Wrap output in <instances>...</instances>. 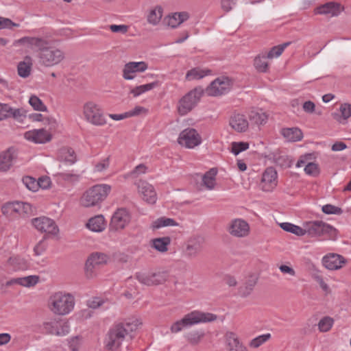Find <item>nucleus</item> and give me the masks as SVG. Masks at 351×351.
Returning a JSON list of instances; mask_svg holds the SVG:
<instances>
[{
  "label": "nucleus",
  "mask_w": 351,
  "mask_h": 351,
  "mask_svg": "<svg viewBox=\"0 0 351 351\" xmlns=\"http://www.w3.org/2000/svg\"><path fill=\"white\" fill-rule=\"evenodd\" d=\"M229 124L233 130L238 132H245L249 125L245 117L241 114H234L231 116Z\"/></svg>",
  "instance_id": "obj_26"
},
{
  "label": "nucleus",
  "mask_w": 351,
  "mask_h": 351,
  "mask_svg": "<svg viewBox=\"0 0 351 351\" xmlns=\"http://www.w3.org/2000/svg\"><path fill=\"white\" fill-rule=\"evenodd\" d=\"M69 348L71 351H79L81 342L77 337L72 338L69 342Z\"/></svg>",
  "instance_id": "obj_64"
},
{
  "label": "nucleus",
  "mask_w": 351,
  "mask_h": 351,
  "mask_svg": "<svg viewBox=\"0 0 351 351\" xmlns=\"http://www.w3.org/2000/svg\"><path fill=\"white\" fill-rule=\"evenodd\" d=\"M43 330L47 334L64 336L69 333V326L66 322L61 324L58 319H53L43 322Z\"/></svg>",
  "instance_id": "obj_15"
},
{
  "label": "nucleus",
  "mask_w": 351,
  "mask_h": 351,
  "mask_svg": "<svg viewBox=\"0 0 351 351\" xmlns=\"http://www.w3.org/2000/svg\"><path fill=\"white\" fill-rule=\"evenodd\" d=\"M270 338L271 335L269 333L259 335L252 339L249 345L251 348H257L264 343L267 342Z\"/></svg>",
  "instance_id": "obj_49"
},
{
  "label": "nucleus",
  "mask_w": 351,
  "mask_h": 351,
  "mask_svg": "<svg viewBox=\"0 0 351 351\" xmlns=\"http://www.w3.org/2000/svg\"><path fill=\"white\" fill-rule=\"evenodd\" d=\"M204 239L200 237L191 239L187 243L185 253L189 258L196 257L202 251Z\"/></svg>",
  "instance_id": "obj_24"
},
{
  "label": "nucleus",
  "mask_w": 351,
  "mask_h": 351,
  "mask_svg": "<svg viewBox=\"0 0 351 351\" xmlns=\"http://www.w3.org/2000/svg\"><path fill=\"white\" fill-rule=\"evenodd\" d=\"M267 56H257L254 60V66L258 72L265 73L267 71L269 64L267 61Z\"/></svg>",
  "instance_id": "obj_42"
},
{
  "label": "nucleus",
  "mask_w": 351,
  "mask_h": 351,
  "mask_svg": "<svg viewBox=\"0 0 351 351\" xmlns=\"http://www.w3.org/2000/svg\"><path fill=\"white\" fill-rule=\"evenodd\" d=\"M8 265L12 267L14 270H25L28 268L27 261L19 256H11L8 260Z\"/></svg>",
  "instance_id": "obj_38"
},
{
  "label": "nucleus",
  "mask_w": 351,
  "mask_h": 351,
  "mask_svg": "<svg viewBox=\"0 0 351 351\" xmlns=\"http://www.w3.org/2000/svg\"><path fill=\"white\" fill-rule=\"evenodd\" d=\"M163 9L160 5H156L151 9L147 15L149 24L156 26L159 24L162 17Z\"/></svg>",
  "instance_id": "obj_35"
},
{
  "label": "nucleus",
  "mask_w": 351,
  "mask_h": 351,
  "mask_svg": "<svg viewBox=\"0 0 351 351\" xmlns=\"http://www.w3.org/2000/svg\"><path fill=\"white\" fill-rule=\"evenodd\" d=\"M32 67V58L29 56H25L24 60L19 62L17 66L18 75L26 78L31 74Z\"/></svg>",
  "instance_id": "obj_30"
},
{
  "label": "nucleus",
  "mask_w": 351,
  "mask_h": 351,
  "mask_svg": "<svg viewBox=\"0 0 351 351\" xmlns=\"http://www.w3.org/2000/svg\"><path fill=\"white\" fill-rule=\"evenodd\" d=\"M304 171L309 176H316L319 174V168L317 164L309 162L305 166Z\"/></svg>",
  "instance_id": "obj_57"
},
{
  "label": "nucleus",
  "mask_w": 351,
  "mask_h": 351,
  "mask_svg": "<svg viewBox=\"0 0 351 351\" xmlns=\"http://www.w3.org/2000/svg\"><path fill=\"white\" fill-rule=\"evenodd\" d=\"M82 112L84 119L93 125L103 126L107 123L101 107L94 101L84 103Z\"/></svg>",
  "instance_id": "obj_7"
},
{
  "label": "nucleus",
  "mask_w": 351,
  "mask_h": 351,
  "mask_svg": "<svg viewBox=\"0 0 351 351\" xmlns=\"http://www.w3.org/2000/svg\"><path fill=\"white\" fill-rule=\"evenodd\" d=\"M157 86H158L157 82H152V83H149V84H143V85H140V86H136L134 88L131 89L130 93L134 97H136L147 91L152 90Z\"/></svg>",
  "instance_id": "obj_43"
},
{
  "label": "nucleus",
  "mask_w": 351,
  "mask_h": 351,
  "mask_svg": "<svg viewBox=\"0 0 351 351\" xmlns=\"http://www.w3.org/2000/svg\"><path fill=\"white\" fill-rule=\"evenodd\" d=\"M178 143L186 148L193 149L202 143V137L195 129L188 128L180 132Z\"/></svg>",
  "instance_id": "obj_12"
},
{
  "label": "nucleus",
  "mask_w": 351,
  "mask_h": 351,
  "mask_svg": "<svg viewBox=\"0 0 351 351\" xmlns=\"http://www.w3.org/2000/svg\"><path fill=\"white\" fill-rule=\"evenodd\" d=\"M18 285L23 287H32L36 285L39 281V277L38 276H28L23 278H16Z\"/></svg>",
  "instance_id": "obj_45"
},
{
  "label": "nucleus",
  "mask_w": 351,
  "mask_h": 351,
  "mask_svg": "<svg viewBox=\"0 0 351 351\" xmlns=\"http://www.w3.org/2000/svg\"><path fill=\"white\" fill-rule=\"evenodd\" d=\"M281 134L288 141L295 142L302 140L303 134L298 128H284Z\"/></svg>",
  "instance_id": "obj_37"
},
{
  "label": "nucleus",
  "mask_w": 351,
  "mask_h": 351,
  "mask_svg": "<svg viewBox=\"0 0 351 351\" xmlns=\"http://www.w3.org/2000/svg\"><path fill=\"white\" fill-rule=\"evenodd\" d=\"M136 278L143 285L154 286L164 283L169 278V273L164 269L154 271H140L136 274Z\"/></svg>",
  "instance_id": "obj_9"
},
{
  "label": "nucleus",
  "mask_w": 351,
  "mask_h": 351,
  "mask_svg": "<svg viewBox=\"0 0 351 351\" xmlns=\"http://www.w3.org/2000/svg\"><path fill=\"white\" fill-rule=\"evenodd\" d=\"M2 213L6 217H14L16 215L14 202L5 204L1 208Z\"/></svg>",
  "instance_id": "obj_55"
},
{
  "label": "nucleus",
  "mask_w": 351,
  "mask_h": 351,
  "mask_svg": "<svg viewBox=\"0 0 351 351\" xmlns=\"http://www.w3.org/2000/svg\"><path fill=\"white\" fill-rule=\"evenodd\" d=\"M249 148V144L245 142H233L231 144V152L234 155H238L240 152Z\"/></svg>",
  "instance_id": "obj_51"
},
{
  "label": "nucleus",
  "mask_w": 351,
  "mask_h": 351,
  "mask_svg": "<svg viewBox=\"0 0 351 351\" xmlns=\"http://www.w3.org/2000/svg\"><path fill=\"white\" fill-rule=\"evenodd\" d=\"M29 103L35 110H38V111H46L47 110L46 106L43 104V102L41 101V99H39L36 95H32L30 97V98L29 99Z\"/></svg>",
  "instance_id": "obj_50"
},
{
  "label": "nucleus",
  "mask_w": 351,
  "mask_h": 351,
  "mask_svg": "<svg viewBox=\"0 0 351 351\" xmlns=\"http://www.w3.org/2000/svg\"><path fill=\"white\" fill-rule=\"evenodd\" d=\"M141 323L137 319L117 323L109 330L106 337V347L109 350H116L127 338H132V333Z\"/></svg>",
  "instance_id": "obj_1"
},
{
  "label": "nucleus",
  "mask_w": 351,
  "mask_h": 351,
  "mask_svg": "<svg viewBox=\"0 0 351 351\" xmlns=\"http://www.w3.org/2000/svg\"><path fill=\"white\" fill-rule=\"evenodd\" d=\"M232 86V81L227 77H219L215 79L206 88V93L209 96L217 97L228 93Z\"/></svg>",
  "instance_id": "obj_11"
},
{
  "label": "nucleus",
  "mask_w": 351,
  "mask_h": 351,
  "mask_svg": "<svg viewBox=\"0 0 351 351\" xmlns=\"http://www.w3.org/2000/svg\"><path fill=\"white\" fill-rule=\"evenodd\" d=\"M257 282L258 277L256 275L250 274L246 276L245 280L238 287V295L243 298L249 297L252 293Z\"/></svg>",
  "instance_id": "obj_20"
},
{
  "label": "nucleus",
  "mask_w": 351,
  "mask_h": 351,
  "mask_svg": "<svg viewBox=\"0 0 351 351\" xmlns=\"http://www.w3.org/2000/svg\"><path fill=\"white\" fill-rule=\"evenodd\" d=\"M346 258L335 253H329L322 258L323 265L329 270H337L346 264Z\"/></svg>",
  "instance_id": "obj_19"
},
{
  "label": "nucleus",
  "mask_w": 351,
  "mask_h": 351,
  "mask_svg": "<svg viewBox=\"0 0 351 351\" xmlns=\"http://www.w3.org/2000/svg\"><path fill=\"white\" fill-rule=\"evenodd\" d=\"M129 27L126 25H110L109 29L114 33H121L125 34L128 32Z\"/></svg>",
  "instance_id": "obj_59"
},
{
  "label": "nucleus",
  "mask_w": 351,
  "mask_h": 351,
  "mask_svg": "<svg viewBox=\"0 0 351 351\" xmlns=\"http://www.w3.org/2000/svg\"><path fill=\"white\" fill-rule=\"evenodd\" d=\"M204 336V332L202 331H192L186 335L187 341L191 344H197Z\"/></svg>",
  "instance_id": "obj_48"
},
{
  "label": "nucleus",
  "mask_w": 351,
  "mask_h": 351,
  "mask_svg": "<svg viewBox=\"0 0 351 351\" xmlns=\"http://www.w3.org/2000/svg\"><path fill=\"white\" fill-rule=\"evenodd\" d=\"M249 119L252 124L260 125L266 123L268 116L262 109H253L250 112Z\"/></svg>",
  "instance_id": "obj_34"
},
{
  "label": "nucleus",
  "mask_w": 351,
  "mask_h": 351,
  "mask_svg": "<svg viewBox=\"0 0 351 351\" xmlns=\"http://www.w3.org/2000/svg\"><path fill=\"white\" fill-rule=\"evenodd\" d=\"M227 231L232 237L243 238L250 234V227L245 220L237 218L232 219L228 223L227 226Z\"/></svg>",
  "instance_id": "obj_13"
},
{
  "label": "nucleus",
  "mask_w": 351,
  "mask_h": 351,
  "mask_svg": "<svg viewBox=\"0 0 351 351\" xmlns=\"http://www.w3.org/2000/svg\"><path fill=\"white\" fill-rule=\"evenodd\" d=\"M217 171L215 168L210 169L202 177L203 184L209 190L214 189L215 185V178Z\"/></svg>",
  "instance_id": "obj_39"
},
{
  "label": "nucleus",
  "mask_w": 351,
  "mask_h": 351,
  "mask_svg": "<svg viewBox=\"0 0 351 351\" xmlns=\"http://www.w3.org/2000/svg\"><path fill=\"white\" fill-rule=\"evenodd\" d=\"M178 223L173 219L165 217H160L152 223L151 228L153 230L159 229L166 226H177Z\"/></svg>",
  "instance_id": "obj_41"
},
{
  "label": "nucleus",
  "mask_w": 351,
  "mask_h": 351,
  "mask_svg": "<svg viewBox=\"0 0 351 351\" xmlns=\"http://www.w3.org/2000/svg\"><path fill=\"white\" fill-rule=\"evenodd\" d=\"M49 44V41L43 37L23 36L14 40L12 47L18 49L19 51L29 52L36 49L40 51L41 47Z\"/></svg>",
  "instance_id": "obj_8"
},
{
  "label": "nucleus",
  "mask_w": 351,
  "mask_h": 351,
  "mask_svg": "<svg viewBox=\"0 0 351 351\" xmlns=\"http://www.w3.org/2000/svg\"><path fill=\"white\" fill-rule=\"evenodd\" d=\"M23 183L30 191H36L38 189L37 180L32 177L25 176L23 178Z\"/></svg>",
  "instance_id": "obj_52"
},
{
  "label": "nucleus",
  "mask_w": 351,
  "mask_h": 351,
  "mask_svg": "<svg viewBox=\"0 0 351 351\" xmlns=\"http://www.w3.org/2000/svg\"><path fill=\"white\" fill-rule=\"evenodd\" d=\"M47 247L46 243V237H44L34 247V252L35 255L40 256L43 254Z\"/></svg>",
  "instance_id": "obj_56"
},
{
  "label": "nucleus",
  "mask_w": 351,
  "mask_h": 351,
  "mask_svg": "<svg viewBox=\"0 0 351 351\" xmlns=\"http://www.w3.org/2000/svg\"><path fill=\"white\" fill-rule=\"evenodd\" d=\"M24 137L35 143H45L51 139V134L44 129L27 131L24 134Z\"/></svg>",
  "instance_id": "obj_23"
},
{
  "label": "nucleus",
  "mask_w": 351,
  "mask_h": 351,
  "mask_svg": "<svg viewBox=\"0 0 351 351\" xmlns=\"http://www.w3.org/2000/svg\"><path fill=\"white\" fill-rule=\"evenodd\" d=\"M217 316L210 313L193 311L185 315L181 319L174 322L170 328L172 333H178L184 328L189 327L200 323L214 322Z\"/></svg>",
  "instance_id": "obj_3"
},
{
  "label": "nucleus",
  "mask_w": 351,
  "mask_h": 351,
  "mask_svg": "<svg viewBox=\"0 0 351 351\" xmlns=\"http://www.w3.org/2000/svg\"><path fill=\"white\" fill-rule=\"evenodd\" d=\"M147 68V64L143 61L128 62L123 69V77L126 80H132L137 73L144 72Z\"/></svg>",
  "instance_id": "obj_17"
},
{
  "label": "nucleus",
  "mask_w": 351,
  "mask_h": 351,
  "mask_svg": "<svg viewBox=\"0 0 351 351\" xmlns=\"http://www.w3.org/2000/svg\"><path fill=\"white\" fill-rule=\"evenodd\" d=\"M86 227L93 232H102L106 228L104 217L100 215L90 218L86 223Z\"/></svg>",
  "instance_id": "obj_32"
},
{
  "label": "nucleus",
  "mask_w": 351,
  "mask_h": 351,
  "mask_svg": "<svg viewBox=\"0 0 351 351\" xmlns=\"http://www.w3.org/2000/svg\"><path fill=\"white\" fill-rule=\"evenodd\" d=\"M314 280L319 285L320 287L323 291L328 293L330 291L328 285L325 282L323 277L319 274H315L313 276Z\"/></svg>",
  "instance_id": "obj_61"
},
{
  "label": "nucleus",
  "mask_w": 351,
  "mask_h": 351,
  "mask_svg": "<svg viewBox=\"0 0 351 351\" xmlns=\"http://www.w3.org/2000/svg\"><path fill=\"white\" fill-rule=\"evenodd\" d=\"M147 112V110L142 106H136L134 109L127 112L128 114V117H135L140 115L142 113L146 114Z\"/></svg>",
  "instance_id": "obj_63"
},
{
  "label": "nucleus",
  "mask_w": 351,
  "mask_h": 351,
  "mask_svg": "<svg viewBox=\"0 0 351 351\" xmlns=\"http://www.w3.org/2000/svg\"><path fill=\"white\" fill-rule=\"evenodd\" d=\"M19 24L12 22L7 18H1L0 29H12L14 27H19Z\"/></svg>",
  "instance_id": "obj_60"
},
{
  "label": "nucleus",
  "mask_w": 351,
  "mask_h": 351,
  "mask_svg": "<svg viewBox=\"0 0 351 351\" xmlns=\"http://www.w3.org/2000/svg\"><path fill=\"white\" fill-rule=\"evenodd\" d=\"M75 304V298L71 293L58 291L50 295L47 305L53 314L66 315L73 310Z\"/></svg>",
  "instance_id": "obj_2"
},
{
  "label": "nucleus",
  "mask_w": 351,
  "mask_h": 351,
  "mask_svg": "<svg viewBox=\"0 0 351 351\" xmlns=\"http://www.w3.org/2000/svg\"><path fill=\"white\" fill-rule=\"evenodd\" d=\"M170 243L171 239L169 237L153 239L150 241L151 247L162 253L166 252L168 250Z\"/></svg>",
  "instance_id": "obj_36"
},
{
  "label": "nucleus",
  "mask_w": 351,
  "mask_h": 351,
  "mask_svg": "<svg viewBox=\"0 0 351 351\" xmlns=\"http://www.w3.org/2000/svg\"><path fill=\"white\" fill-rule=\"evenodd\" d=\"M341 12V5L334 2L326 3L315 10V13L319 14L329 15L330 16H337Z\"/></svg>",
  "instance_id": "obj_27"
},
{
  "label": "nucleus",
  "mask_w": 351,
  "mask_h": 351,
  "mask_svg": "<svg viewBox=\"0 0 351 351\" xmlns=\"http://www.w3.org/2000/svg\"><path fill=\"white\" fill-rule=\"evenodd\" d=\"M211 74L210 69L195 67L187 71L185 79L187 81L198 80Z\"/></svg>",
  "instance_id": "obj_31"
},
{
  "label": "nucleus",
  "mask_w": 351,
  "mask_h": 351,
  "mask_svg": "<svg viewBox=\"0 0 351 351\" xmlns=\"http://www.w3.org/2000/svg\"><path fill=\"white\" fill-rule=\"evenodd\" d=\"M228 351H247V349L239 340L237 335L232 332L226 334Z\"/></svg>",
  "instance_id": "obj_29"
},
{
  "label": "nucleus",
  "mask_w": 351,
  "mask_h": 351,
  "mask_svg": "<svg viewBox=\"0 0 351 351\" xmlns=\"http://www.w3.org/2000/svg\"><path fill=\"white\" fill-rule=\"evenodd\" d=\"M203 94L204 90L200 86L195 87L185 94L178 104L179 114L184 116L191 112L198 104Z\"/></svg>",
  "instance_id": "obj_6"
},
{
  "label": "nucleus",
  "mask_w": 351,
  "mask_h": 351,
  "mask_svg": "<svg viewBox=\"0 0 351 351\" xmlns=\"http://www.w3.org/2000/svg\"><path fill=\"white\" fill-rule=\"evenodd\" d=\"M32 224L38 231L47 234L56 235L59 229L55 221L46 217H40L32 219Z\"/></svg>",
  "instance_id": "obj_14"
},
{
  "label": "nucleus",
  "mask_w": 351,
  "mask_h": 351,
  "mask_svg": "<svg viewBox=\"0 0 351 351\" xmlns=\"http://www.w3.org/2000/svg\"><path fill=\"white\" fill-rule=\"evenodd\" d=\"M190 17V14L187 12H175L169 15L166 19V23L168 26L176 28L180 24L187 21Z\"/></svg>",
  "instance_id": "obj_28"
},
{
  "label": "nucleus",
  "mask_w": 351,
  "mask_h": 351,
  "mask_svg": "<svg viewBox=\"0 0 351 351\" xmlns=\"http://www.w3.org/2000/svg\"><path fill=\"white\" fill-rule=\"evenodd\" d=\"M332 117L339 123L344 124L351 117V104H342L339 107V112L333 113Z\"/></svg>",
  "instance_id": "obj_33"
},
{
  "label": "nucleus",
  "mask_w": 351,
  "mask_h": 351,
  "mask_svg": "<svg viewBox=\"0 0 351 351\" xmlns=\"http://www.w3.org/2000/svg\"><path fill=\"white\" fill-rule=\"evenodd\" d=\"M16 158L15 150L9 148L0 153V171H8L12 166L13 160Z\"/></svg>",
  "instance_id": "obj_25"
},
{
  "label": "nucleus",
  "mask_w": 351,
  "mask_h": 351,
  "mask_svg": "<svg viewBox=\"0 0 351 351\" xmlns=\"http://www.w3.org/2000/svg\"><path fill=\"white\" fill-rule=\"evenodd\" d=\"M280 226L282 230L287 232H291L297 236L304 235V226L300 227L287 222L282 223Z\"/></svg>",
  "instance_id": "obj_44"
},
{
  "label": "nucleus",
  "mask_w": 351,
  "mask_h": 351,
  "mask_svg": "<svg viewBox=\"0 0 351 351\" xmlns=\"http://www.w3.org/2000/svg\"><path fill=\"white\" fill-rule=\"evenodd\" d=\"M147 169V167L145 165L140 164L137 165L132 171L130 172V175L134 177H138L141 174L145 173Z\"/></svg>",
  "instance_id": "obj_62"
},
{
  "label": "nucleus",
  "mask_w": 351,
  "mask_h": 351,
  "mask_svg": "<svg viewBox=\"0 0 351 351\" xmlns=\"http://www.w3.org/2000/svg\"><path fill=\"white\" fill-rule=\"evenodd\" d=\"M108 256L104 253L95 252L91 254L86 262V270L87 276H92L93 270L100 265L107 263Z\"/></svg>",
  "instance_id": "obj_18"
},
{
  "label": "nucleus",
  "mask_w": 351,
  "mask_h": 351,
  "mask_svg": "<svg viewBox=\"0 0 351 351\" xmlns=\"http://www.w3.org/2000/svg\"><path fill=\"white\" fill-rule=\"evenodd\" d=\"M111 186L108 184H96L86 190L80 199L84 207H92L99 205L108 195Z\"/></svg>",
  "instance_id": "obj_4"
},
{
  "label": "nucleus",
  "mask_w": 351,
  "mask_h": 351,
  "mask_svg": "<svg viewBox=\"0 0 351 351\" xmlns=\"http://www.w3.org/2000/svg\"><path fill=\"white\" fill-rule=\"evenodd\" d=\"M304 235L308 234L311 237H317L331 234L334 228L322 221H309L303 223Z\"/></svg>",
  "instance_id": "obj_10"
},
{
  "label": "nucleus",
  "mask_w": 351,
  "mask_h": 351,
  "mask_svg": "<svg viewBox=\"0 0 351 351\" xmlns=\"http://www.w3.org/2000/svg\"><path fill=\"white\" fill-rule=\"evenodd\" d=\"M8 111V117H13L15 119H21L26 117V111L23 108H13L10 106Z\"/></svg>",
  "instance_id": "obj_54"
},
{
  "label": "nucleus",
  "mask_w": 351,
  "mask_h": 351,
  "mask_svg": "<svg viewBox=\"0 0 351 351\" xmlns=\"http://www.w3.org/2000/svg\"><path fill=\"white\" fill-rule=\"evenodd\" d=\"M58 158L61 161H64L73 164L76 160V156L74 151L69 147H62L58 152Z\"/></svg>",
  "instance_id": "obj_40"
},
{
  "label": "nucleus",
  "mask_w": 351,
  "mask_h": 351,
  "mask_svg": "<svg viewBox=\"0 0 351 351\" xmlns=\"http://www.w3.org/2000/svg\"><path fill=\"white\" fill-rule=\"evenodd\" d=\"M110 160V156L101 159L95 165L94 171L95 172H102L106 170L109 167Z\"/></svg>",
  "instance_id": "obj_53"
},
{
  "label": "nucleus",
  "mask_w": 351,
  "mask_h": 351,
  "mask_svg": "<svg viewBox=\"0 0 351 351\" xmlns=\"http://www.w3.org/2000/svg\"><path fill=\"white\" fill-rule=\"evenodd\" d=\"M322 211L326 214H336L339 215L342 213L341 208L335 206L331 204H326L322 206Z\"/></svg>",
  "instance_id": "obj_58"
},
{
  "label": "nucleus",
  "mask_w": 351,
  "mask_h": 351,
  "mask_svg": "<svg viewBox=\"0 0 351 351\" xmlns=\"http://www.w3.org/2000/svg\"><path fill=\"white\" fill-rule=\"evenodd\" d=\"M334 323L332 318L326 316L318 323V328L320 332H325L330 330Z\"/></svg>",
  "instance_id": "obj_47"
},
{
  "label": "nucleus",
  "mask_w": 351,
  "mask_h": 351,
  "mask_svg": "<svg viewBox=\"0 0 351 351\" xmlns=\"http://www.w3.org/2000/svg\"><path fill=\"white\" fill-rule=\"evenodd\" d=\"M291 45V42H287L282 45H279L278 46L273 47L271 50L267 54V57L269 59H272L274 58L279 57L284 50Z\"/></svg>",
  "instance_id": "obj_46"
},
{
  "label": "nucleus",
  "mask_w": 351,
  "mask_h": 351,
  "mask_svg": "<svg viewBox=\"0 0 351 351\" xmlns=\"http://www.w3.org/2000/svg\"><path fill=\"white\" fill-rule=\"evenodd\" d=\"M130 221V215L125 208L117 209L111 218L110 228L119 230L125 228Z\"/></svg>",
  "instance_id": "obj_16"
},
{
  "label": "nucleus",
  "mask_w": 351,
  "mask_h": 351,
  "mask_svg": "<svg viewBox=\"0 0 351 351\" xmlns=\"http://www.w3.org/2000/svg\"><path fill=\"white\" fill-rule=\"evenodd\" d=\"M261 185L265 191H271L276 186L277 172L273 167L265 169L263 173Z\"/></svg>",
  "instance_id": "obj_22"
},
{
  "label": "nucleus",
  "mask_w": 351,
  "mask_h": 351,
  "mask_svg": "<svg viewBox=\"0 0 351 351\" xmlns=\"http://www.w3.org/2000/svg\"><path fill=\"white\" fill-rule=\"evenodd\" d=\"M137 187L143 200L149 204H154L156 202L157 195L152 184L147 181L140 180L137 183Z\"/></svg>",
  "instance_id": "obj_21"
},
{
  "label": "nucleus",
  "mask_w": 351,
  "mask_h": 351,
  "mask_svg": "<svg viewBox=\"0 0 351 351\" xmlns=\"http://www.w3.org/2000/svg\"><path fill=\"white\" fill-rule=\"evenodd\" d=\"M37 57L40 65L45 67H52L64 60L65 53L61 49L50 47L48 45L41 47Z\"/></svg>",
  "instance_id": "obj_5"
}]
</instances>
